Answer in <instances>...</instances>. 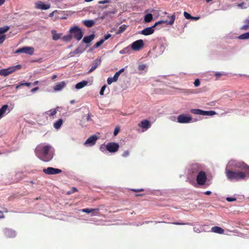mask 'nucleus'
<instances>
[{
    "mask_svg": "<svg viewBox=\"0 0 249 249\" xmlns=\"http://www.w3.org/2000/svg\"><path fill=\"white\" fill-rule=\"evenodd\" d=\"M120 131V128L118 127H116L115 128V130L114 131V136H116L118 133Z\"/></svg>",
    "mask_w": 249,
    "mask_h": 249,
    "instance_id": "48",
    "label": "nucleus"
},
{
    "mask_svg": "<svg viewBox=\"0 0 249 249\" xmlns=\"http://www.w3.org/2000/svg\"><path fill=\"white\" fill-rule=\"evenodd\" d=\"M226 175L227 178L231 180H239L244 179L248 175L243 172H235L230 170H226Z\"/></svg>",
    "mask_w": 249,
    "mask_h": 249,
    "instance_id": "3",
    "label": "nucleus"
},
{
    "mask_svg": "<svg viewBox=\"0 0 249 249\" xmlns=\"http://www.w3.org/2000/svg\"><path fill=\"white\" fill-rule=\"evenodd\" d=\"M226 200L229 202H231L236 200L235 198L228 197L226 198Z\"/></svg>",
    "mask_w": 249,
    "mask_h": 249,
    "instance_id": "52",
    "label": "nucleus"
},
{
    "mask_svg": "<svg viewBox=\"0 0 249 249\" xmlns=\"http://www.w3.org/2000/svg\"><path fill=\"white\" fill-rule=\"evenodd\" d=\"M70 33L72 35V37L78 41L81 40L83 36L82 30L77 26L71 27L70 30Z\"/></svg>",
    "mask_w": 249,
    "mask_h": 249,
    "instance_id": "4",
    "label": "nucleus"
},
{
    "mask_svg": "<svg viewBox=\"0 0 249 249\" xmlns=\"http://www.w3.org/2000/svg\"><path fill=\"white\" fill-rule=\"evenodd\" d=\"M131 190L134 192H142L144 191L143 189H132Z\"/></svg>",
    "mask_w": 249,
    "mask_h": 249,
    "instance_id": "54",
    "label": "nucleus"
},
{
    "mask_svg": "<svg viewBox=\"0 0 249 249\" xmlns=\"http://www.w3.org/2000/svg\"><path fill=\"white\" fill-rule=\"evenodd\" d=\"M97 139V136L96 135H92L86 141L84 144L86 145H89L90 146H92L95 144Z\"/></svg>",
    "mask_w": 249,
    "mask_h": 249,
    "instance_id": "16",
    "label": "nucleus"
},
{
    "mask_svg": "<svg viewBox=\"0 0 249 249\" xmlns=\"http://www.w3.org/2000/svg\"><path fill=\"white\" fill-rule=\"evenodd\" d=\"M129 155V152L128 151H124L122 154V156L124 158L128 157Z\"/></svg>",
    "mask_w": 249,
    "mask_h": 249,
    "instance_id": "49",
    "label": "nucleus"
},
{
    "mask_svg": "<svg viewBox=\"0 0 249 249\" xmlns=\"http://www.w3.org/2000/svg\"><path fill=\"white\" fill-rule=\"evenodd\" d=\"M92 215H98L99 214V208L92 209Z\"/></svg>",
    "mask_w": 249,
    "mask_h": 249,
    "instance_id": "37",
    "label": "nucleus"
},
{
    "mask_svg": "<svg viewBox=\"0 0 249 249\" xmlns=\"http://www.w3.org/2000/svg\"><path fill=\"white\" fill-rule=\"evenodd\" d=\"M83 24L87 27H91L93 26L95 22L93 20H85L83 21Z\"/></svg>",
    "mask_w": 249,
    "mask_h": 249,
    "instance_id": "23",
    "label": "nucleus"
},
{
    "mask_svg": "<svg viewBox=\"0 0 249 249\" xmlns=\"http://www.w3.org/2000/svg\"><path fill=\"white\" fill-rule=\"evenodd\" d=\"M107 3V1L106 0H100L98 1V3L99 4H105Z\"/></svg>",
    "mask_w": 249,
    "mask_h": 249,
    "instance_id": "57",
    "label": "nucleus"
},
{
    "mask_svg": "<svg viewBox=\"0 0 249 249\" xmlns=\"http://www.w3.org/2000/svg\"><path fill=\"white\" fill-rule=\"evenodd\" d=\"M82 212L86 213H91L92 212L93 210L92 209H89V208H85L81 210Z\"/></svg>",
    "mask_w": 249,
    "mask_h": 249,
    "instance_id": "39",
    "label": "nucleus"
},
{
    "mask_svg": "<svg viewBox=\"0 0 249 249\" xmlns=\"http://www.w3.org/2000/svg\"><path fill=\"white\" fill-rule=\"evenodd\" d=\"M113 82H116V81L113 79V77H108L107 79V82L108 85H110Z\"/></svg>",
    "mask_w": 249,
    "mask_h": 249,
    "instance_id": "44",
    "label": "nucleus"
},
{
    "mask_svg": "<svg viewBox=\"0 0 249 249\" xmlns=\"http://www.w3.org/2000/svg\"><path fill=\"white\" fill-rule=\"evenodd\" d=\"M101 57H98L97 59L95 60L92 64L91 67L88 73H91L94 71L97 67L101 64Z\"/></svg>",
    "mask_w": 249,
    "mask_h": 249,
    "instance_id": "18",
    "label": "nucleus"
},
{
    "mask_svg": "<svg viewBox=\"0 0 249 249\" xmlns=\"http://www.w3.org/2000/svg\"><path fill=\"white\" fill-rule=\"evenodd\" d=\"M10 29L9 26H5L2 27H0V35H4L3 34L7 32Z\"/></svg>",
    "mask_w": 249,
    "mask_h": 249,
    "instance_id": "30",
    "label": "nucleus"
},
{
    "mask_svg": "<svg viewBox=\"0 0 249 249\" xmlns=\"http://www.w3.org/2000/svg\"><path fill=\"white\" fill-rule=\"evenodd\" d=\"M104 40L101 39L99 41L96 42L94 45V48H97L99 47L102 44H103L104 43Z\"/></svg>",
    "mask_w": 249,
    "mask_h": 249,
    "instance_id": "36",
    "label": "nucleus"
},
{
    "mask_svg": "<svg viewBox=\"0 0 249 249\" xmlns=\"http://www.w3.org/2000/svg\"><path fill=\"white\" fill-rule=\"evenodd\" d=\"M127 27V26L125 24L121 25V26H120L119 29L117 32L116 34H120L122 33L126 29Z\"/></svg>",
    "mask_w": 249,
    "mask_h": 249,
    "instance_id": "31",
    "label": "nucleus"
},
{
    "mask_svg": "<svg viewBox=\"0 0 249 249\" xmlns=\"http://www.w3.org/2000/svg\"><path fill=\"white\" fill-rule=\"evenodd\" d=\"M245 4V3L244 2H241L239 4H238L237 6L239 7H240L241 8H243L244 7V5Z\"/></svg>",
    "mask_w": 249,
    "mask_h": 249,
    "instance_id": "55",
    "label": "nucleus"
},
{
    "mask_svg": "<svg viewBox=\"0 0 249 249\" xmlns=\"http://www.w3.org/2000/svg\"><path fill=\"white\" fill-rule=\"evenodd\" d=\"M212 192L210 191H206L205 193V194L207 195H209L210 194H211Z\"/></svg>",
    "mask_w": 249,
    "mask_h": 249,
    "instance_id": "63",
    "label": "nucleus"
},
{
    "mask_svg": "<svg viewBox=\"0 0 249 249\" xmlns=\"http://www.w3.org/2000/svg\"><path fill=\"white\" fill-rule=\"evenodd\" d=\"M138 126L141 128L147 130L151 127V124L148 120H143L138 124Z\"/></svg>",
    "mask_w": 249,
    "mask_h": 249,
    "instance_id": "17",
    "label": "nucleus"
},
{
    "mask_svg": "<svg viewBox=\"0 0 249 249\" xmlns=\"http://www.w3.org/2000/svg\"><path fill=\"white\" fill-rule=\"evenodd\" d=\"M5 1V0H0V6L2 5L4 2Z\"/></svg>",
    "mask_w": 249,
    "mask_h": 249,
    "instance_id": "64",
    "label": "nucleus"
},
{
    "mask_svg": "<svg viewBox=\"0 0 249 249\" xmlns=\"http://www.w3.org/2000/svg\"><path fill=\"white\" fill-rule=\"evenodd\" d=\"M208 116H213V115L216 114L215 111H212V110L208 111Z\"/></svg>",
    "mask_w": 249,
    "mask_h": 249,
    "instance_id": "51",
    "label": "nucleus"
},
{
    "mask_svg": "<svg viewBox=\"0 0 249 249\" xmlns=\"http://www.w3.org/2000/svg\"><path fill=\"white\" fill-rule=\"evenodd\" d=\"M146 68V65L145 64H141L138 67V70L141 71L144 70Z\"/></svg>",
    "mask_w": 249,
    "mask_h": 249,
    "instance_id": "41",
    "label": "nucleus"
},
{
    "mask_svg": "<svg viewBox=\"0 0 249 249\" xmlns=\"http://www.w3.org/2000/svg\"><path fill=\"white\" fill-rule=\"evenodd\" d=\"M238 38L240 39H246L249 38V32L242 34L238 36Z\"/></svg>",
    "mask_w": 249,
    "mask_h": 249,
    "instance_id": "33",
    "label": "nucleus"
},
{
    "mask_svg": "<svg viewBox=\"0 0 249 249\" xmlns=\"http://www.w3.org/2000/svg\"><path fill=\"white\" fill-rule=\"evenodd\" d=\"M57 108H55L53 110H50L46 112V113L48 114L51 117H53L57 113Z\"/></svg>",
    "mask_w": 249,
    "mask_h": 249,
    "instance_id": "32",
    "label": "nucleus"
},
{
    "mask_svg": "<svg viewBox=\"0 0 249 249\" xmlns=\"http://www.w3.org/2000/svg\"><path fill=\"white\" fill-rule=\"evenodd\" d=\"M211 231L213 232L217 233L219 234H223L224 230L221 227L218 226H214L212 228Z\"/></svg>",
    "mask_w": 249,
    "mask_h": 249,
    "instance_id": "20",
    "label": "nucleus"
},
{
    "mask_svg": "<svg viewBox=\"0 0 249 249\" xmlns=\"http://www.w3.org/2000/svg\"><path fill=\"white\" fill-rule=\"evenodd\" d=\"M131 49L130 46H128L126 47H125L123 50H121L119 52L120 54H129L130 53Z\"/></svg>",
    "mask_w": 249,
    "mask_h": 249,
    "instance_id": "25",
    "label": "nucleus"
},
{
    "mask_svg": "<svg viewBox=\"0 0 249 249\" xmlns=\"http://www.w3.org/2000/svg\"><path fill=\"white\" fill-rule=\"evenodd\" d=\"M201 169L202 167L200 164L198 163H194L191 165L190 172L193 175H195L196 173H198L199 172L202 171Z\"/></svg>",
    "mask_w": 249,
    "mask_h": 249,
    "instance_id": "15",
    "label": "nucleus"
},
{
    "mask_svg": "<svg viewBox=\"0 0 249 249\" xmlns=\"http://www.w3.org/2000/svg\"><path fill=\"white\" fill-rule=\"evenodd\" d=\"M21 69V65H17L16 66L8 68V69H2L0 70V75L6 76L16 70H20Z\"/></svg>",
    "mask_w": 249,
    "mask_h": 249,
    "instance_id": "5",
    "label": "nucleus"
},
{
    "mask_svg": "<svg viewBox=\"0 0 249 249\" xmlns=\"http://www.w3.org/2000/svg\"><path fill=\"white\" fill-rule=\"evenodd\" d=\"M120 75V74L119 73V72H116L115 73V74H114V76L113 77V79L114 80H115L116 81H117L118 80V78H119V77Z\"/></svg>",
    "mask_w": 249,
    "mask_h": 249,
    "instance_id": "47",
    "label": "nucleus"
},
{
    "mask_svg": "<svg viewBox=\"0 0 249 249\" xmlns=\"http://www.w3.org/2000/svg\"><path fill=\"white\" fill-rule=\"evenodd\" d=\"M34 53V49L32 47H24L18 49L15 51L16 53H23L32 55Z\"/></svg>",
    "mask_w": 249,
    "mask_h": 249,
    "instance_id": "8",
    "label": "nucleus"
},
{
    "mask_svg": "<svg viewBox=\"0 0 249 249\" xmlns=\"http://www.w3.org/2000/svg\"><path fill=\"white\" fill-rule=\"evenodd\" d=\"M170 18V20H160L158 22H157L155 23V24L149 27H147L143 30H142L141 32V34L144 35V36H149L150 35H152L154 33L155 31V28L157 26L158 24H161V23H166L167 24L169 25H172L175 20V15L174 14L170 17H168Z\"/></svg>",
    "mask_w": 249,
    "mask_h": 249,
    "instance_id": "2",
    "label": "nucleus"
},
{
    "mask_svg": "<svg viewBox=\"0 0 249 249\" xmlns=\"http://www.w3.org/2000/svg\"><path fill=\"white\" fill-rule=\"evenodd\" d=\"M106 87H107V86L105 85L103 86L101 88V89L100 91V94L101 95H104V91H105Z\"/></svg>",
    "mask_w": 249,
    "mask_h": 249,
    "instance_id": "45",
    "label": "nucleus"
},
{
    "mask_svg": "<svg viewBox=\"0 0 249 249\" xmlns=\"http://www.w3.org/2000/svg\"><path fill=\"white\" fill-rule=\"evenodd\" d=\"M3 217H4V215L3 214V213L1 211H0V218H3Z\"/></svg>",
    "mask_w": 249,
    "mask_h": 249,
    "instance_id": "62",
    "label": "nucleus"
},
{
    "mask_svg": "<svg viewBox=\"0 0 249 249\" xmlns=\"http://www.w3.org/2000/svg\"><path fill=\"white\" fill-rule=\"evenodd\" d=\"M63 124V120L62 119H59L58 120H57L56 122H55L53 124V126L54 127L58 129L60 128L62 124Z\"/></svg>",
    "mask_w": 249,
    "mask_h": 249,
    "instance_id": "26",
    "label": "nucleus"
},
{
    "mask_svg": "<svg viewBox=\"0 0 249 249\" xmlns=\"http://www.w3.org/2000/svg\"><path fill=\"white\" fill-rule=\"evenodd\" d=\"M39 89L38 87H36L35 88H33L32 90H31V91L32 92H36V91L38 90Z\"/></svg>",
    "mask_w": 249,
    "mask_h": 249,
    "instance_id": "58",
    "label": "nucleus"
},
{
    "mask_svg": "<svg viewBox=\"0 0 249 249\" xmlns=\"http://www.w3.org/2000/svg\"><path fill=\"white\" fill-rule=\"evenodd\" d=\"M183 15L185 18L187 19L194 18V17L191 16V15L188 13L187 12H184Z\"/></svg>",
    "mask_w": 249,
    "mask_h": 249,
    "instance_id": "38",
    "label": "nucleus"
},
{
    "mask_svg": "<svg viewBox=\"0 0 249 249\" xmlns=\"http://www.w3.org/2000/svg\"><path fill=\"white\" fill-rule=\"evenodd\" d=\"M88 84V81L84 80L78 83L75 85V88L76 89H80L87 86Z\"/></svg>",
    "mask_w": 249,
    "mask_h": 249,
    "instance_id": "22",
    "label": "nucleus"
},
{
    "mask_svg": "<svg viewBox=\"0 0 249 249\" xmlns=\"http://www.w3.org/2000/svg\"><path fill=\"white\" fill-rule=\"evenodd\" d=\"M208 111H204L202 110H200V115H208Z\"/></svg>",
    "mask_w": 249,
    "mask_h": 249,
    "instance_id": "53",
    "label": "nucleus"
},
{
    "mask_svg": "<svg viewBox=\"0 0 249 249\" xmlns=\"http://www.w3.org/2000/svg\"><path fill=\"white\" fill-rule=\"evenodd\" d=\"M53 39V40H57L61 37V34L56 33V32L55 30H52L51 31Z\"/></svg>",
    "mask_w": 249,
    "mask_h": 249,
    "instance_id": "24",
    "label": "nucleus"
},
{
    "mask_svg": "<svg viewBox=\"0 0 249 249\" xmlns=\"http://www.w3.org/2000/svg\"><path fill=\"white\" fill-rule=\"evenodd\" d=\"M235 167L240 168L241 170H244L245 172L244 173L249 177V166L243 162H239L235 164Z\"/></svg>",
    "mask_w": 249,
    "mask_h": 249,
    "instance_id": "13",
    "label": "nucleus"
},
{
    "mask_svg": "<svg viewBox=\"0 0 249 249\" xmlns=\"http://www.w3.org/2000/svg\"><path fill=\"white\" fill-rule=\"evenodd\" d=\"M36 155L41 160L48 162L53 157L54 153L52 146L41 143L38 144L35 149Z\"/></svg>",
    "mask_w": 249,
    "mask_h": 249,
    "instance_id": "1",
    "label": "nucleus"
},
{
    "mask_svg": "<svg viewBox=\"0 0 249 249\" xmlns=\"http://www.w3.org/2000/svg\"><path fill=\"white\" fill-rule=\"evenodd\" d=\"M8 106L7 105H3L0 108V118L2 117L3 115L5 113L8 109Z\"/></svg>",
    "mask_w": 249,
    "mask_h": 249,
    "instance_id": "27",
    "label": "nucleus"
},
{
    "mask_svg": "<svg viewBox=\"0 0 249 249\" xmlns=\"http://www.w3.org/2000/svg\"><path fill=\"white\" fill-rule=\"evenodd\" d=\"M3 234L7 238H14L16 237L17 233L14 230L5 228L3 230Z\"/></svg>",
    "mask_w": 249,
    "mask_h": 249,
    "instance_id": "11",
    "label": "nucleus"
},
{
    "mask_svg": "<svg viewBox=\"0 0 249 249\" xmlns=\"http://www.w3.org/2000/svg\"><path fill=\"white\" fill-rule=\"evenodd\" d=\"M172 224H175V225H182L184 224L183 223H180V222H173V223H172Z\"/></svg>",
    "mask_w": 249,
    "mask_h": 249,
    "instance_id": "60",
    "label": "nucleus"
},
{
    "mask_svg": "<svg viewBox=\"0 0 249 249\" xmlns=\"http://www.w3.org/2000/svg\"><path fill=\"white\" fill-rule=\"evenodd\" d=\"M178 122L181 124H186L190 123L192 120V117L185 114H181L178 117Z\"/></svg>",
    "mask_w": 249,
    "mask_h": 249,
    "instance_id": "10",
    "label": "nucleus"
},
{
    "mask_svg": "<svg viewBox=\"0 0 249 249\" xmlns=\"http://www.w3.org/2000/svg\"><path fill=\"white\" fill-rule=\"evenodd\" d=\"M43 172L47 175H56L62 172V170L53 167H48L47 168L44 169Z\"/></svg>",
    "mask_w": 249,
    "mask_h": 249,
    "instance_id": "12",
    "label": "nucleus"
},
{
    "mask_svg": "<svg viewBox=\"0 0 249 249\" xmlns=\"http://www.w3.org/2000/svg\"><path fill=\"white\" fill-rule=\"evenodd\" d=\"M119 148V145L118 143L114 142H108L106 145V149L111 153L117 152Z\"/></svg>",
    "mask_w": 249,
    "mask_h": 249,
    "instance_id": "9",
    "label": "nucleus"
},
{
    "mask_svg": "<svg viewBox=\"0 0 249 249\" xmlns=\"http://www.w3.org/2000/svg\"><path fill=\"white\" fill-rule=\"evenodd\" d=\"M86 119H87V121H89L91 120V114H90L89 113L87 115Z\"/></svg>",
    "mask_w": 249,
    "mask_h": 249,
    "instance_id": "56",
    "label": "nucleus"
},
{
    "mask_svg": "<svg viewBox=\"0 0 249 249\" xmlns=\"http://www.w3.org/2000/svg\"><path fill=\"white\" fill-rule=\"evenodd\" d=\"M35 7L37 9L47 10L51 7V5L49 4H45L41 1H38L35 3Z\"/></svg>",
    "mask_w": 249,
    "mask_h": 249,
    "instance_id": "14",
    "label": "nucleus"
},
{
    "mask_svg": "<svg viewBox=\"0 0 249 249\" xmlns=\"http://www.w3.org/2000/svg\"><path fill=\"white\" fill-rule=\"evenodd\" d=\"M110 37H111V35L108 34H107L106 35H105L104 38L102 39L104 40V42H105V40L108 39Z\"/></svg>",
    "mask_w": 249,
    "mask_h": 249,
    "instance_id": "50",
    "label": "nucleus"
},
{
    "mask_svg": "<svg viewBox=\"0 0 249 249\" xmlns=\"http://www.w3.org/2000/svg\"><path fill=\"white\" fill-rule=\"evenodd\" d=\"M66 86V83L64 81L57 83L53 87V89L55 91H60Z\"/></svg>",
    "mask_w": 249,
    "mask_h": 249,
    "instance_id": "19",
    "label": "nucleus"
},
{
    "mask_svg": "<svg viewBox=\"0 0 249 249\" xmlns=\"http://www.w3.org/2000/svg\"><path fill=\"white\" fill-rule=\"evenodd\" d=\"M78 190L75 187H72L71 190V191H69L67 192L68 195H71L72 193H74L76 192H77Z\"/></svg>",
    "mask_w": 249,
    "mask_h": 249,
    "instance_id": "42",
    "label": "nucleus"
},
{
    "mask_svg": "<svg viewBox=\"0 0 249 249\" xmlns=\"http://www.w3.org/2000/svg\"><path fill=\"white\" fill-rule=\"evenodd\" d=\"M6 39V35H2L0 36V44H2Z\"/></svg>",
    "mask_w": 249,
    "mask_h": 249,
    "instance_id": "43",
    "label": "nucleus"
},
{
    "mask_svg": "<svg viewBox=\"0 0 249 249\" xmlns=\"http://www.w3.org/2000/svg\"><path fill=\"white\" fill-rule=\"evenodd\" d=\"M72 38V35L71 34L70 35H68L64 36L62 37V40L65 41H70Z\"/></svg>",
    "mask_w": 249,
    "mask_h": 249,
    "instance_id": "34",
    "label": "nucleus"
},
{
    "mask_svg": "<svg viewBox=\"0 0 249 249\" xmlns=\"http://www.w3.org/2000/svg\"><path fill=\"white\" fill-rule=\"evenodd\" d=\"M200 109H191L190 111L194 114L200 115Z\"/></svg>",
    "mask_w": 249,
    "mask_h": 249,
    "instance_id": "35",
    "label": "nucleus"
},
{
    "mask_svg": "<svg viewBox=\"0 0 249 249\" xmlns=\"http://www.w3.org/2000/svg\"><path fill=\"white\" fill-rule=\"evenodd\" d=\"M223 74L221 72H217L215 73V76H216L217 77H219L220 76L223 75Z\"/></svg>",
    "mask_w": 249,
    "mask_h": 249,
    "instance_id": "59",
    "label": "nucleus"
},
{
    "mask_svg": "<svg viewBox=\"0 0 249 249\" xmlns=\"http://www.w3.org/2000/svg\"><path fill=\"white\" fill-rule=\"evenodd\" d=\"M57 12V10H55V11H53V12H52L51 13H50V14H49V17H53V16L54 13L55 12Z\"/></svg>",
    "mask_w": 249,
    "mask_h": 249,
    "instance_id": "61",
    "label": "nucleus"
},
{
    "mask_svg": "<svg viewBox=\"0 0 249 249\" xmlns=\"http://www.w3.org/2000/svg\"><path fill=\"white\" fill-rule=\"evenodd\" d=\"M194 84V85L195 87H198L200 84L199 80L198 79H196L195 80Z\"/></svg>",
    "mask_w": 249,
    "mask_h": 249,
    "instance_id": "46",
    "label": "nucleus"
},
{
    "mask_svg": "<svg viewBox=\"0 0 249 249\" xmlns=\"http://www.w3.org/2000/svg\"><path fill=\"white\" fill-rule=\"evenodd\" d=\"M95 36L94 34H92L89 36H86L83 38V41L86 43H89L94 38Z\"/></svg>",
    "mask_w": 249,
    "mask_h": 249,
    "instance_id": "21",
    "label": "nucleus"
},
{
    "mask_svg": "<svg viewBox=\"0 0 249 249\" xmlns=\"http://www.w3.org/2000/svg\"><path fill=\"white\" fill-rule=\"evenodd\" d=\"M207 180V175L205 172L200 171L196 176V181L198 184L204 185Z\"/></svg>",
    "mask_w": 249,
    "mask_h": 249,
    "instance_id": "6",
    "label": "nucleus"
},
{
    "mask_svg": "<svg viewBox=\"0 0 249 249\" xmlns=\"http://www.w3.org/2000/svg\"><path fill=\"white\" fill-rule=\"evenodd\" d=\"M144 46V42L142 39L137 40L133 42L131 45L132 50L135 51H139Z\"/></svg>",
    "mask_w": 249,
    "mask_h": 249,
    "instance_id": "7",
    "label": "nucleus"
},
{
    "mask_svg": "<svg viewBox=\"0 0 249 249\" xmlns=\"http://www.w3.org/2000/svg\"><path fill=\"white\" fill-rule=\"evenodd\" d=\"M30 85H31V83H28V82L21 83L19 85H18L16 87V89H18L20 86H26L29 87V86H30Z\"/></svg>",
    "mask_w": 249,
    "mask_h": 249,
    "instance_id": "40",
    "label": "nucleus"
},
{
    "mask_svg": "<svg viewBox=\"0 0 249 249\" xmlns=\"http://www.w3.org/2000/svg\"><path fill=\"white\" fill-rule=\"evenodd\" d=\"M153 19V15L152 14H147L144 16V21L145 22H149Z\"/></svg>",
    "mask_w": 249,
    "mask_h": 249,
    "instance_id": "28",
    "label": "nucleus"
},
{
    "mask_svg": "<svg viewBox=\"0 0 249 249\" xmlns=\"http://www.w3.org/2000/svg\"><path fill=\"white\" fill-rule=\"evenodd\" d=\"M244 23H245L241 28V29L243 30H247L249 28V18L246 19L244 21Z\"/></svg>",
    "mask_w": 249,
    "mask_h": 249,
    "instance_id": "29",
    "label": "nucleus"
}]
</instances>
